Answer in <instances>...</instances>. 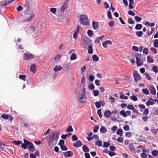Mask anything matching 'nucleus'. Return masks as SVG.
<instances>
[{"instance_id":"26","label":"nucleus","mask_w":158,"mask_h":158,"mask_svg":"<svg viewBox=\"0 0 158 158\" xmlns=\"http://www.w3.org/2000/svg\"><path fill=\"white\" fill-rule=\"evenodd\" d=\"M142 27V25L141 24H137L135 27V29L137 30L141 29Z\"/></svg>"},{"instance_id":"5","label":"nucleus","mask_w":158,"mask_h":158,"mask_svg":"<svg viewBox=\"0 0 158 158\" xmlns=\"http://www.w3.org/2000/svg\"><path fill=\"white\" fill-rule=\"evenodd\" d=\"M23 55V59L26 60H29L34 58V56L31 54L24 53Z\"/></svg>"},{"instance_id":"42","label":"nucleus","mask_w":158,"mask_h":158,"mask_svg":"<svg viewBox=\"0 0 158 158\" xmlns=\"http://www.w3.org/2000/svg\"><path fill=\"white\" fill-rule=\"evenodd\" d=\"M50 11L54 14H55L56 13V10L55 8H51L50 9Z\"/></svg>"},{"instance_id":"31","label":"nucleus","mask_w":158,"mask_h":158,"mask_svg":"<svg viewBox=\"0 0 158 158\" xmlns=\"http://www.w3.org/2000/svg\"><path fill=\"white\" fill-rule=\"evenodd\" d=\"M87 34L90 37H91L94 35L93 31L91 30H89L87 31Z\"/></svg>"},{"instance_id":"60","label":"nucleus","mask_w":158,"mask_h":158,"mask_svg":"<svg viewBox=\"0 0 158 158\" xmlns=\"http://www.w3.org/2000/svg\"><path fill=\"white\" fill-rule=\"evenodd\" d=\"M108 154L111 156H112L115 155V153L114 152L110 151L109 152Z\"/></svg>"},{"instance_id":"50","label":"nucleus","mask_w":158,"mask_h":158,"mask_svg":"<svg viewBox=\"0 0 158 158\" xmlns=\"http://www.w3.org/2000/svg\"><path fill=\"white\" fill-rule=\"evenodd\" d=\"M24 7L26 9L29 8V4L28 1H27L26 3L24 5Z\"/></svg>"},{"instance_id":"51","label":"nucleus","mask_w":158,"mask_h":158,"mask_svg":"<svg viewBox=\"0 0 158 158\" xmlns=\"http://www.w3.org/2000/svg\"><path fill=\"white\" fill-rule=\"evenodd\" d=\"M64 140H60L59 143V145L61 146L62 145H64Z\"/></svg>"},{"instance_id":"12","label":"nucleus","mask_w":158,"mask_h":158,"mask_svg":"<svg viewBox=\"0 0 158 158\" xmlns=\"http://www.w3.org/2000/svg\"><path fill=\"white\" fill-rule=\"evenodd\" d=\"M148 156V151L145 149L141 154V156L142 158H147Z\"/></svg>"},{"instance_id":"2","label":"nucleus","mask_w":158,"mask_h":158,"mask_svg":"<svg viewBox=\"0 0 158 158\" xmlns=\"http://www.w3.org/2000/svg\"><path fill=\"white\" fill-rule=\"evenodd\" d=\"M23 141L24 143H21V147L24 149L27 148V146H28V149L30 151L33 152L35 150V148L33 146L32 143L29 142L25 139H24Z\"/></svg>"},{"instance_id":"29","label":"nucleus","mask_w":158,"mask_h":158,"mask_svg":"<svg viewBox=\"0 0 158 158\" xmlns=\"http://www.w3.org/2000/svg\"><path fill=\"white\" fill-rule=\"evenodd\" d=\"M95 144L98 147H101L102 145V141L100 140H98L95 142Z\"/></svg>"},{"instance_id":"15","label":"nucleus","mask_w":158,"mask_h":158,"mask_svg":"<svg viewBox=\"0 0 158 158\" xmlns=\"http://www.w3.org/2000/svg\"><path fill=\"white\" fill-rule=\"evenodd\" d=\"M82 145V143L80 141H78L73 144V146L75 148H78L81 146Z\"/></svg>"},{"instance_id":"59","label":"nucleus","mask_w":158,"mask_h":158,"mask_svg":"<svg viewBox=\"0 0 158 158\" xmlns=\"http://www.w3.org/2000/svg\"><path fill=\"white\" fill-rule=\"evenodd\" d=\"M128 14L132 16H135V13L133 11L131 10H129L128 12Z\"/></svg>"},{"instance_id":"40","label":"nucleus","mask_w":158,"mask_h":158,"mask_svg":"<svg viewBox=\"0 0 158 158\" xmlns=\"http://www.w3.org/2000/svg\"><path fill=\"white\" fill-rule=\"evenodd\" d=\"M143 34V33L142 31H137L136 32V35L138 36L139 37H141Z\"/></svg>"},{"instance_id":"6","label":"nucleus","mask_w":158,"mask_h":158,"mask_svg":"<svg viewBox=\"0 0 158 158\" xmlns=\"http://www.w3.org/2000/svg\"><path fill=\"white\" fill-rule=\"evenodd\" d=\"M120 113L121 115L125 118L127 116H130L131 114V111L130 110H127L125 112L124 110H122Z\"/></svg>"},{"instance_id":"28","label":"nucleus","mask_w":158,"mask_h":158,"mask_svg":"<svg viewBox=\"0 0 158 158\" xmlns=\"http://www.w3.org/2000/svg\"><path fill=\"white\" fill-rule=\"evenodd\" d=\"M77 56L75 53H73L71 55L70 59L71 60H75L76 59Z\"/></svg>"},{"instance_id":"57","label":"nucleus","mask_w":158,"mask_h":158,"mask_svg":"<svg viewBox=\"0 0 158 158\" xmlns=\"http://www.w3.org/2000/svg\"><path fill=\"white\" fill-rule=\"evenodd\" d=\"M109 100L111 101L112 103H113L115 102V99L114 98L112 97H110L109 98Z\"/></svg>"},{"instance_id":"25","label":"nucleus","mask_w":158,"mask_h":158,"mask_svg":"<svg viewBox=\"0 0 158 158\" xmlns=\"http://www.w3.org/2000/svg\"><path fill=\"white\" fill-rule=\"evenodd\" d=\"M92 59L94 61H97L99 60V58L97 55H94L92 56Z\"/></svg>"},{"instance_id":"62","label":"nucleus","mask_w":158,"mask_h":158,"mask_svg":"<svg viewBox=\"0 0 158 158\" xmlns=\"http://www.w3.org/2000/svg\"><path fill=\"white\" fill-rule=\"evenodd\" d=\"M30 10L29 8L28 9H26V10L25 11V13L26 15H29L30 14Z\"/></svg>"},{"instance_id":"36","label":"nucleus","mask_w":158,"mask_h":158,"mask_svg":"<svg viewBox=\"0 0 158 158\" xmlns=\"http://www.w3.org/2000/svg\"><path fill=\"white\" fill-rule=\"evenodd\" d=\"M61 57V56L60 55H57L54 58V60L56 61L59 60Z\"/></svg>"},{"instance_id":"23","label":"nucleus","mask_w":158,"mask_h":158,"mask_svg":"<svg viewBox=\"0 0 158 158\" xmlns=\"http://www.w3.org/2000/svg\"><path fill=\"white\" fill-rule=\"evenodd\" d=\"M153 46L155 48H158V39H155L153 40Z\"/></svg>"},{"instance_id":"41","label":"nucleus","mask_w":158,"mask_h":158,"mask_svg":"<svg viewBox=\"0 0 158 158\" xmlns=\"http://www.w3.org/2000/svg\"><path fill=\"white\" fill-rule=\"evenodd\" d=\"M150 51L154 54H155L157 53V50L155 48L152 47L150 49Z\"/></svg>"},{"instance_id":"3","label":"nucleus","mask_w":158,"mask_h":158,"mask_svg":"<svg viewBox=\"0 0 158 158\" xmlns=\"http://www.w3.org/2000/svg\"><path fill=\"white\" fill-rule=\"evenodd\" d=\"M80 19L81 24L85 25L89 24V22L87 16L85 15H81L80 16Z\"/></svg>"},{"instance_id":"64","label":"nucleus","mask_w":158,"mask_h":158,"mask_svg":"<svg viewBox=\"0 0 158 158\" xmlns=\"http://www.w3.org/2000/svg\"><path fill=\"white\" fill-rule=\"evenodd\" d=\"M72 139L73 141H75L77 140L78 138L76 135H74L72 137Z\"/></svg>"},{"instance_id":"16","label":"nucleus","mask_w":158,"mask_h":158,"mask_svg":"<svg viewBox=\"0 0 158 158\" xmlns=\"http://www.w3.org/2000/svg\"><path fill=\"white\" fill-rule=\"evenodd\" d=\"M105 36L104 35H102L99 37H97L94 41L95 43L96 44H99L100 41L102 40H103V38Z\"/></svg>"},{"instance_id":"55","label":"nucleus","mask_w":158,"mask_h":158,"mask_svg":"<svg viewBox=\"0 0 158 158\" xmlns=\"http://www.w3.org/2000/svg\"><path fill=\"white\" fill-rule=\"evenodd\" d=\"M1 117L4 119H7L9 117L8 115L6 114H3L2 115Z\"/></svg>"},{"instance_id":"9","label":"nucleus","mask_w":158,"mask_h":158,"mask_svg":"<svg viewBox=\"0 0 158 158\" xmlns=\"http://www.w3.org/2000/svg\"><path fill=\"white\" fill-rule=\"evenodd\" d=\"M64 155L65 157H69L72 156L73 155V153L71 151H68L64 153Z\"/></svg>"},{"instance_id":"47","label":"nucleus","mask_w":158,"mask_h":158,"mask_svg":"<svg viewBox=\"0 0 158 158\" xmlns=\"http://www.w3.org/2000/svg\"><path fill=\"white\" fill-rule=\"evenodd\" d=\"M60 148L63 151H66L68 150V148L66 146L63 145L60 146Z\"/></svg>"},{"instance_id":"18","label":"nucleus","mask_w":158,"mask_h":158,"mask_svg":"<svg viewBox=\"0 0 158 158\" xmlns=\"http://www.w3.org/2000/svg\"><path fill=\"white\" fill-rule=\"evenodd\" d=\"M35 15L33 14H32L31 15V17H30L29 18H28L27 19L23 21L24 22H26L27 21L29 22L31 21L35 17Z\"/></svg>"},{"instance_id":"7","label":"nucleus","mask_w":158,"mask_h":158,"mask_svg":"<svg viewBox=\"0 0 158 158\" xmlns=\"http://www.w3.org/2000/svg\"><path fill=\"white\" fill-rule=\"evenodd\" d=\"M86 99V98L85 94H82L81 97L79 98L78 100L79 102L81 103H84L85 102V100Z\"/></svg>"},{"instance_id":"61","label":"nucleus","mask_w":158,"mask_h":158,"mask_svg":"<svg viewBox=\"0 0 158 158\" xmlns=\"http://www.w3.org/2000/svg\"><path fill=\"white\" fill-rule=\"evenodd\" d=\"M86 69V67L85 66L81 67V73H83Z\"/></svg>"},{"instance_id":"24","label":"nucleus","mask_w":158,"mask_h":158,"mask_svg":"<svg viewBox=\"0 0 158 158\" xmlns=\"http://www.w3.org/2000/svg\"><path fill=\"white\" fill-rule=\"evenodd\" d=\"M150 91L151 93L153 95H155L156 94V89L154 87L150 88Z\"/></svg>"},{"instance_id":"45","label":"nucleus","mask_w":158,"mask_h":158,"mask_svg":"<svg viewBox=\"0 0 158 158\" xmlns=\"http://www.w3.org/2000/svg\"><path fill=\"white\" fill-rule=\"evenodd\" d=\"M12 143L16 145H19L22 143L21 141H15L12 142Z\"/></svg>"},{"instance_id":"1","label":"nucleus","mask_w":158,"mask_h":158,"mask_svg":"<svg viewBox=\"0 0 158 158\" xmlns=\"http://www.w3.org/2000/svg\"><path fill=\"white\" fill-rule=\"evenodd\" d=\"M133 56L136 58V63L138 66H141L143 64V61L145 60V58L143 56L140 54L135 53Z\"/></svg>"},{"instance_id":"38","label":"nucleus","mask_w":158,"mask_h":158,"mask_svg":"<svg viewBox=\"0 0 158 158\" xmlns=\"http://www.w3.org/2000/svg\"><path fill=\"white\" fill-rule=\"evenodd\" d=\"M129 149L132 151H134L135 150V147L132 144H130L129 145Z\"/></svg>"},{"instance_id":"20","label":"nucleus","mask_w":158,"mask_h":158,"mask_svg":"<svg viewBox=\"0 0 158 158\" xmlns=\"http://www.w3.org/2000/svg\"><path fill=\"white\" fill-rule=\"evenodd\" d=\"M102 103V101L100 100L98 102H95V104L96 107L98 108L101 107V104Z\"/></svg>"},{"instance_id":"53","label":"nucleus","mask_w":158,"mask_h":158,"mask_svg":"<svg viewBox=\"0 0 158 158\" xmlns=\"http://www.w3.org/2000/svg\"><path fill=\"white\" fill-rule=\"evenodd\" d=\"M148 52V50L147 48H145L143 50V53L147 55Z\"/></svg>"},{"instance_id":"22","label":"nucleus","mask_w":158,"mask_h":158,"mask_svg":"<svg viewBox=\"0 0 158 158\" xmlns=\"http://www.w3.org/2000/svg\"><path fill=\"white\" fill-rule=\"evenodd\" d=\"M92 46L91 45L88 47V52L89 54H92L93 53Z\"/></svg>"},{"instance_id":"54","label":"nucleus","mask_w":158,"mask_h":158,"mask_svg":"<svg viewBox=\"0 0 158 158\" xmlns=\"http://www.w3.org/2000/svg\"><path fill=\"white\" fill-rule=\"evenodd\" d=\"M142 91L143 93L146 94L148 95V90L146 88L143 89Z\"/></svg>"},{"instance_id":"43","label":"nucleus","mask_w":158,"mask_h":158,"mask_svg":"<svg viewBox=\"0 0 158 158\" xmlns=\"http://www.w3.org/2000/svg\"><path fill=\"white\" fill-rule=\"evenodd\" d=\"M93 91L94 93V96H97L99 94V92L98 90H94Z\"/></svg>"},{"instance_id":"39","label":"nucleus","mask_w":158,"mask_h":158,"mask_svg":"<svg viewBox=\"0 0 158 158\" xmlns=\"http://www.w3.org/2000/svg\"><path fill=\"white\" fill-rule=\"evenodd\" d=\"M77 31H74L73 35V37L75 40H76L77 38V36L78 33V31L77 28Z\"/></svg>"},{"instance_id":"27","label":"nucleus","mask_w":158,"mask_h":158,"mask_svg":"<svg viewBox=\"0 0 158 158\" xmlns=\"http://www.w3.org/2000/svg\"><path fill=\"white\" fill-rule=\"evenodd\" d=\"M68 6V5L67 3H65L64 4L63 6H62L60 9V10L61 11H64L65 9L67 8Z\"/></svg>"},{"instance_id":"49","label":"nucleus","mask_w":158,"mask_h":158,"mask_svg":"<svg viewBox=\"0 0 158 158\" xmlns=\"http://www.w3.org/2000/svg\"><path fill=\"white\" fill-rule=\"evenodd\" d=\"M128 23H129L131 24H134L135 23L134 21L131 18H130L128 19Z\"/></svg>"},{"instance_id":"58","label":"nucleus","mask_w":158,"mask_h":158,"mask_svg":"<svg viewBox=\"0 0 158 158\" xmlns=\"http://www.w3.org/2000/svg\"><path fill=\"white\" fill-rule=\"evenodd\" d=\"M133 50L135 51V52H138L139 50V48L136 46H133L132 47Z\"/></svg>"},{"instance_id":"10","label":"nucleus","mask_w":158,"mask_h":158,"mask_svg":"<svg viewBox=\"0 0 158 158\" xmlns=\"http://www.w3.org/2000/svg\"><path fill=\"white\" fill-rule=\"evenodd\" d=\"M36 67L35 64H34L31 65L30 70L33 73H35L36 72Z\"/></svg>"},{"instance_id":"48","label":"nucleus","mask_w":158,"mask_h":158,"mask_svg":"<svg viewBox=\"0 0 158 158\" xmlns=\"http://www.w3.org/2000/svg\"><path fill=\"white\" fill-rule=\"evenodd\" d=\"M98 114L100 118H102V114L101 110V109H99L97 111Z\"/></svg>"},{"instance_id":"14","label":"nucleus","mask_w":158,"mask_h":158,"mask_svg":"<svg viewBox=\"0 0 158 158\" xmlns=\"http://www.w3.org/2000/svg\"><path fill=\"white\" fill-rule=\"evenodd\" d=\"M90 45V42L89 40L84 41L83 44V45L84 46L83 47L84 48H86Z\"/></svg>"},{"instance_id":"19","label":"nucleus","mask_w":158,"mask_h":158,"mask_svg":"<svg viewBox=\"0 0 158 158\" xmlns=\"http://www.w3.org/2000/svg\"><path fill=\"white\" fill-rule=\"evenodd\" d=\"M35 28L34 27L31 26L27 30V33H28L30 31L31 33H32L35 32Z\"/></svg>"},{"instance_id":"52","label":"nucleus","mask_w":158,"mask_h":158,"mask_svg":"<svg viewBox=\"0 0 158 158\" xmlns=\"http://www.w3.org/2000/svg\"><path fill=\"white\" fill-rule=\"evenodd\" d=\"M126 136L130 137L132 136V134L130 132H127L125 134Z\"/></svg>"},{"instance_id":"63","label":"nucleus","mask_w":158,"mask_h":158,"mask_svg":"<svg viewBox=\"0 0 158 158\" xmlns=\"http://www.w3.org/2000/svg\"><path fill=\"white\" fill-rule=\"evenodd\" d=\"M131 99L134 101H136L137 100V98L136 96H132L131 97Z\"/></svg>"},{"instance_id":"8","label":"nucleus","mask_w":158,"mask_h":158,"mask_svg":"<svg viewBox=\"0 0 158 158\" xmlns=\"http://www.w3.org/2000/svg\"><path fill=\"white\" fill-rule=\"evenodd\" d=\"M137 149L136 151L138 153H140L141 152H143L145 149V147L144 146H142L139 145L138 146L137 148Z\"/></svg>"},{"instance_id":"56","label":"nucleus","mask_w":158,"mask_h":158,"mask_svg":"<svg viewBox=\"0 0 158 158\" xmlns=\"http://www.w3.org/2000/svg\"><path fill=\"white\" fill-rule=\"evenodd\" d=\"M15 0H8L7 1H6L5 2V3L6 4V6L8 5L10 3L12 2Z\"/></svg>"},{"instance_id":"4","label":"nucleus","mask_w":158,"mask_h":158,"mask_svg":"<svg viewBox=\"0 0 158 158\" xmlns=\"http://www.w3.org/2000/svg\"><path fill=\"white\" fill-rule=\"evenodd\" d=\"M133 76L134 78L135 82L136 83L141 79L140 75L137 71H135L134 72Z\"/></svg>"},{"instance_id":"33","label":"nucleus","mask_w":158,"mask_h":158,"mask_svg":"<svg viewBox=\"0 0 158 158\" xmlns=\"http://www.w3.org/2000/svg\"><path fill=\"white\" fill-rule=\"evenodd\" d=\"M152 70L156 73H158V67L156 66H154L152 67Z\"/></svg>"},{"instance_id":"37","label":"nucleus","mask_w":158,"mask_h":158,"mask_svg":"<svg viewBox=\"0 0 158 158\" xmlns=\"http://www.w3.org/2000/svg\"><path fill=\"white\" fill-rule=\"evenodd\" d=\"M107 16L109 19H113V18L112 16L111 12L109 10L107 11Z\"/></svg>"},{"instance_id":"32","label":"nucleus","mask_w":158,"mask_h":158,"mask_svg":"<svg viewBox=\"0 0 158 158\" xmlns=\"http://www.w3.org/2000/svg\"><path fill=\"white\" fill-rule=\"evenodd\" d=\"M123 131L122 129H118L117 132V134L120 136L123 135Z\"/></svg>"},{"instance_id":"17","label":"nucleus","mask_w":158,"mask_h":158,"mask_svg":"<svg viewBox=\"0 0 158 158\" xmlns=\"http://www.w3.org/2000/svg\"><path fill=\"white\" fill-rule=\"evenodd\" d=\"M111 112L109 110L106 111L104 113V115L106 117L108 118L110 117L111 116Z\"/></svg>"},{"instance_id":"46","label":"nucleus","mask_w":158,"mask_h":158,"mask_svg":"<svg viewBox=\"0 0 158 158\" xmlns=\"http://www.w3.org/2000/svg\"><path fill=\"white\" fill-rule=\"evenodd\" d=\"M135 18L136 20V21L137 22H139L142 19V18L141 17L138 16H135Z\"/></svg>"},{"instance_id":"13","label":"nucleus","mask_w":158,"mask_h":158,"mask_svg":"<svg viewBox=\"0 0 158 158\" xmlns=\"http://www.w3.org/2000/svg\"><path fill=\"white\" fill-rule=\"evenodd\" d=\"M63 68L60 66L56 65L53 69V70L55 72H57L62 70Z\"/></svg>"},{"instance_id":"44","label":"nucleus","mask_w":158,"mask_h":158,"mask_svg":"<svg viewBox=\"0 0 158 158\" xmlns=\"http://www.w3.org/2000/svg\"><path fill=\"white\" fill-rule=\"evenodd\" d=\"M134 106L132 105H129L127 106L128 109L131 110H134Z\"/></svg>"},{"instance_id":"11","label":"nucleus","mask_w":158,"mask_h":158,"mask_svg":"<svg viewBox=\"0 0 158 158\" xmlns=\"http://www.w3.org/2000/svg\"><path fill=\"white\" fill-rule=\"evenodd\" d=\"M92 25L93 29L95 30L99 27V23L97 22L93 21L92 22Z\"/></svg>"},{"instance_id":"34","label":"nucleus","mask_w":158,"mask_h":158,"mask_svg":"<svg viewBox=\"0 0 158 158\" xmlns=\"http://www.w3.org/2000/svg\"><path fill=\"white\" fill-rule=\"evenodd\" d=\"M158 154V151L156 150H154L152 152V154L154 156H156Z\"/></svg>"},{"instance_id":"21","label":"nucleus","mask_w":158,"mask_h":158,"mask_svg":"<svg viewBox=\"0 0 158 158\" xmlns=\"http://www.w3.org/2000/svg\"><path fill=\"white\" fill-rule=\"evenodd\" d=\"M82 149L83 151L85 152H87L89 151L88 148L85 145H83L82 147Z\"/></svg>"},{"instance_id":"35","label":"nucleus","mask_w":158,"mask_h":158,"mask_svg":"<svg viewBox=\"0 0 158 158\" xmlns=\"http://www.w3.org/2000/svg\"><path fill=\"white\" fill-rule=\"evenodd\" d=\"M88 88L89 89L92 90L94 89L95 86L93 83H91L89 85H88Z\"/></svg>"},{"instance_id":"30","label":"nucleus","mask_w":158,"mask_h":158,"mask_svg":"<svg viewBox=\"0 0 158 158\" xmlns=\"http://www.w3.org/2000/svg\"><path fill=\"white\" fill-rule=\"evenodd\" d=\"M19 78L20 79L25 81H26V76L25 75H20Z\"/></svg>"}]
</instances>
